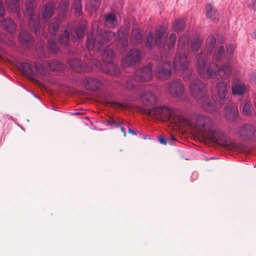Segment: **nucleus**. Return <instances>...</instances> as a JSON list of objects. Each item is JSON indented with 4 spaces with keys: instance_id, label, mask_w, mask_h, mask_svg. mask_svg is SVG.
<instances>
[{
    "instance_id": "72a5a7b5",
    "label": "nucleus",
    "mask_w": 256,
    "mask_h": 256,
    "mask_svg": "<svg viewBox=\"0 0 256 256\" xmlns=\"http://www.w3.org/2000/svg\"><path fill=\"white\" fill-rule=\"evenodd\" d=\"M132 36L134 43L140 44L142 42L143 33L138 28H134L132 30Z\"/></svg>"
},
{
    "instance_id": "7ed1b4c3",
    "label": "nucleus",
    "mask_w": 256,
    "mask_h": 256,
    "mask_svg": "<svg viewBox=\"0 0 256 256\" xmlns=\"http://www.w3.org/2000/svg\"><path fill=\"white\" fill-rule=\"evenodd\" d=\"M116 36V33L105 30H98L94 38L92 34H88L86 42V48L88 50L96 49L102 50Z\"/></svg>"
},
{
    "instance_id": "5701e85b",
    "label": "nucleus",
    "mask_w": 256,
    "mask_h": 256,
    "mask_svg": "<svg viewBox=\"0 0 256 256\" xmlns=\"http://www.w3.org/2000/svg\"><path fill=\"white\" fill-rule=\"evenodd\" d=\"M202 106L206 112H212L216 110V102L214 98L207 96L203 102Z\"/></svg>"
},
{
    "instance_id": "473e14b6",
    "label": "nucleus",
    "mask_w": 256,
    "mask_h": 256,
    "mask_svg": "<svg viewBox=\"0 0 256 256\" xmlns=\"http://www.w3.org/2000/svg\"><path fill=\"white\" fill-rule=\"evenodd\" d=\"M20 0H6L8 7L14 12L18 14L20 13Z\"/></svg>"
},
{
    "instance_id": "4468645a",
    "label": "nucleus",
    "mask_w": 256,
    "mask_h": 256,
    "mask_svg": "<svg viewBox=\"0 0 256 256\" xmlns=\"http://www.w3.org/2000/svg\"><path fill=\"white\" fill-rule=\"evenodd\" d=\"M18 40L20 45L26 48H30L34 44L33 36L29 32L24 30H21L20 32Z\"/></svg>"
},
{
    "instance_id": "13d9d810",
    "label": "nucleus",
    "mask_w": 256,
    "mask_h": 256,
    "mask_svg": "<svg viewBox=\"0 0 256 256\" xmlns=\"http://www.w3.org/2000/svg\"><path fill=\"white\" fill-rule=\"evenodd\" d=\"M254 108H256V100H255V101L254 102Z\"/></svg>"
},
{
    "instance_id": "3c124183",
    "label": "nucleus",
    "mask_w": 256,
    "mask_h": 256,
    "mask_svg": "<svg viewBox=\"0 0 256 256\" xmlns=\"http://www.w3.org/2000/svg\"><path fill=\"white\" fill-rule=\"evenodd\" d=\"M68 6V0H61L59 3L60 10L64 11Z\"/></svg>"
},
{
    "instance_id": "a18cd8bd",
    "label": "nucleus",
    "mask_w": 256,
    "mask_h": 256,
    "mask_svg": "<svg viewBox=\"0 0 256 256\" xmlns=\"http://www.w3.org/2000/svg\"><path fill=\"white\" fill-rule=\"evenodd\" d=\"M158 142L164 145H166L168 144H172L174 142L177 141V140L174 136H171L170 137L168 138H166L164 136L159 137L158 138Z\"/></svg>"
},
{
    "instance_id": "c85d7f7f",
    "label": "nucleus",
    "mask_w": 256,
    "mask_h": 256,
    "mask_svg": "<svg viewBox=\"0 0 256 256\" xmlns=\"http://www.w3.org/2000/svg\"><path fill=\"white\" fill-rule=\"evenodd\" d=\"M225 49L223 46H220L212 54V58L214 62H220L226 56Z\"/></svg>"
},
{
    "instance_id": "ea45409f",
    "label": "nucleus",
    "mask_w": 256,
    "mask_h": 256,
    "mask_svg": "<svg viewBox=\"0 0 256 256\" xmlns=\"http://www.w3.org/2000/svg\"><path fill=\"white\" fill-rule=\"evenodd\" d=\"M176 35L174 33H171L166 40V45L169 50H173L176 40Z\"/></svg>"
},
{
    "instance_id": "f257e3e1",
    "label": "nucleus",
    "mask_w": 256,
    "mask_h": 256,
    "mask_svg": "<svg viewBox=\"0 0 256 256\" xmlns=\"http://www.w3.org/2000/svg\"><path fill=\"white\" fill-rule=\"evenodd\" d=\"M180 37L178 40V46L180 47V52H178L174 56V62L170 64L168 58L161 56V62L154 69V74L159 79L168 80L172 75L173 70H180L184 72L188 66L187 56L185 51V45L187 39L182 40Z\"/></svg>"
},
{
    "instance_id": "603ef678",
    "label": "nucleus",
    "mask_w": 256,
    "mask_h": 256,
    "mask_svg": "<svg viewBox=\"0 0 256 256\" xmlns=\"http://www.w3.org/2000/svg\"><path fill=\"white\" fill-rule=\"evenodd\" d=\"M5 10L3 5L2 0H0V18L4 16Z\"/></svg>"
},
{
    "instance_id": "5fc2aeb1",
    "label": "nucleus",
    "mask_w": 256,
    "mask_h": 256,
    "mask_svg": "<svg viewBox=\"0 0 256 256\" xmlns=\"http://www.w3.org/2000/svg\"><path fill=\"white\" fill-rule=\"evenodd\" d=\"M125 124L126 125V127L128 128V131L129 134H130L132 135L136 134V132L135 130L130 129V124L128 122H125Z\"/></svg>"
},
{
    "instance_id": "a878e982",
    "label": "nucleus",
    "mask_w": 256,
    "mask_h": 256,
    "mask_svg": "<svg viewBox=\"0 0 256 256\" xmlns=\"http://www.w3.org/2000/svg\"><path fill=\"white\" fill-rule=\"evenodd\" d=\"M247 90V86L242 82L236 83L232 86V92L234 95H243Z\"/></svg>"
},
{
    "instance_id": "39448f33",
    "label": "nucleus",
    "mask_w": 256,
    "mask_h": 256,
    "mask_svg": "<svg viewBox=\"0 0 256 256\" xmlns=\"http://www.w3.org/2000/svg\"><path fill=\"white\" fill-rule=\"evenodd\" d=\"M166 30L162 28L156 30L154 32H150L146 36L145 47L151 50L154 46H158L160 48L165 45Z\"/></svg>"
},
{
    "instance_id": "f03ea898",
    "label": "nucleus",
    "mask_w": 256,
    "mask_h": 256,
    "mask_svg": "<svg viewBox=\"0 0 256 256\" xmlns=\"http://www.w3.org/2000/svg\"><path fill=\"white\" fill-rule=\"evenodd\" d=\"M230 60V58H228L227 61L220 67L216 64L217 70H214L210 62H207L205 54L202 53L198 54L196 56L198 72L204 79L218 78V76L220 78L227 79L230 77L232 72Z\"/></svg>"
},
{
    "instance_id": "79ce46f5",
    "label": "nucleus",
    "mask_w": 256,
    "mask_h": 256,
    "mask_svg": "<svg viewBox=\"0 0 256 256\" xmlns=\"http://www.w3.org/2000/svg\"><path fill=\"white\" fill-rule=\"evenodd\" d=\"M72 6L73 9L74 10V13L76 16H80L82 14L81 0H74V4Z\"/></svg>"
},
{
    "instance_id": "6e6552de",
    "label": "nucleus",
    "mask_w": 256,
    "mask_h": 256,
    "mask_svg": "<svg viewBox=\"0 0 256 256\" xmlns=\"http://www.w3.org/2000/svg\"><path fill=\"white\" fill-rule=\"evenodd\" d=\"M136 80L146 82L152 80L153 77L152 67L148 64L142 68L136 70L134 76Z\"/></svg>"
},
{
    "instance_id": "37998d69",
    "label": "nucleus",
    "mask_w": 256,
    "mask_h": 256,
    "mask_svg": "<svg viewBox=\"0 0 256 256\" xmlns=\"http://www.w3.org/2000/svg\"><path fill=\"white\" fill-rule=\"evenodd\" d=\"M105 22L108 24L112 27H115L116 26V16L115 14L112 12H110L105 16Z\"/></svg>"
},
{
    "instance_id": "49530a36",
    "label": "nucleus",
    "mask_w": 256,
    "mask_h": 256,
    "mask_svg": "<svg viewBox=\"0 0 256 256\" xmlns=\"http://www.w3.org/2000/svg\"><path fill=\"white\" fill-rule=\"evenodd\" d=\"M48 44L50 51L52 53L56 54L58 52L59 49L56 42L53 40H48Z\"/></svg>"
},
{
    "instance_id": "de8ad7c7",
    "label": "nucleus",
    "mask_w": 256,
    "mask_h": 256,
    "mask_svg": "<svg viewBox=\"0 0 256 256\" xmlns=\"http://www.w3.org/2000/svg\"><path fill=\"white\" fill-rule=\"evenodd\" d=\"M108 103L110 106L114 108H116L121 109H126L128 108L127 104L124 102L121 103L119 102H110Z\"/></svg>"
},
{
    "instance_id": "ddd939ff",
    "label": "nucleus",
    "mask_w": 256,
    "mask_h": 256,
    "mask_svg": "<svg viewBox=\"0 0 256 256\" xmlns=\"http://www.w3.org/2000/svg\"><path fill=\"white\" fill-rule=\"evenodd\" d=\"M68 62L72 70L75 72L84 73L89 70L88 65L78 58H70L68 60Z\"/></svg>"
},
{
    "instance_id": "4d7b16f0",
    "label": "nucleus",
    "mask_w": 256,
    "mask_h": 256,
    "mask_svg": "<svg viewBox=\"0 0 256 256\" xmlns=\"http://www.w3.org/2000/svg\"><path fill=\"white\" fill-rule=\"evenodd\" d=\"M252 34L254 37L256 38V30L253 32Z\"/></svg>"
},
{
    "instance_id": "423d86ee",
    "label": "nucleus",
    "mask_w": 256,
    "mask_h": 256,
    "mask_svg": "<svg viewBox=\"0 0 256 256\" xmlns=\"http://www.w3.org/2000/svg\"><path fill=\"white\" fill-rule=\"evenodd\" d=\"M192 76V72H189L188 75L184 76L186 82H188L192 96L198 99H202L205 96V86L204 84L199 79L194 78L190 82V79Z\"/></svg>"
},
{
    "instance_id": "2eb2a0df",
    "label": "nucleus",
    "mask_w": 256,
    "mask_h": 256,
    "mask_svg": "<svg viewBox=\"0 0 256 256\" xmlns=\"http://www.w3.org/2000/svg\"><path fill=\"white\" fill-rule=\"evenodd\" d=\"M168 89L173 97H180L184 93V88L180 80H175L169 84Z\"/></svg>"
},
{
    "instance_id": "7c9ffc66",
    "label": "nucleus",
    "mask_w": 256,
    "mask_h": 256,
    "mask_svg": "<svg viewBox=\"0 0 256 256\" xmlns=\"http://www.w3.org/2000/svg\"><path fill=\"white\" fill-rule=\"evenodd\" d=\"M47 64L50 70L52 71H60L64 68V64L63 63L54 59L48 60Z\"/></svg>"
},
{
    "instance_id": "f8f14e48",
    "label": "nucleus",
    "mask_w": 256,
    "mask_h": 256,
    "mask_svg": "<svg viewBox=\"0 0 256 256\" xmlns=\"http://www.w3.org/2000/svg\"><path fill=\"white\" fill-rule=\"evenodd\" d=\"M128 34L124 29L120 28L118 30V46L120 52H124L127 50Z\"/></svg>"
},
{
    "instance_id": "864d4df0",
    "label": "nucleus",
    "mask_w": 256,
    "mask_h": 256,
    "mask_svg": "<svg viewBox=\"0 0 256 256\" xmlns=\"http://www.w3.org/2000/svg\"><path fill=\"white\" fill-rule=\"evenodd\" d=\"M210 139L212 141L218 142V139L217 138L216 136V132L214 131H211L210 132Z\"/></svg>"
},
{
    "instance_id": "9b49d317",
    "label": "nucleus",
    "mask_w": 256,
    "mask_h": 256,
    "mask_svg": "<svg viewBox=\"0 0 256 256\" xmlns=\"http://www.w3.org/2000/svg\"><path fill=\"white\" fill-rule=\"evenodd\" d=\"M256 128L250 124H246L239 128L238 134L244 140H251L254 138Z\"/></svg>"
},
{
    "instance_id": "4be33fe9",
    "label": "nucleus",
    "mask_w": 256,
    "mask_h": 256,
    "mask_svg": "<svg viewBox=\"0 0 256 256\" xmlns=\"http://www.w3.org/2000/svg\"><path fill=\"white\" fill-rule=\"evenodd\" d=\"M125 122H128L124 120L116 121L114 118H110L107 120V124L114 128H120L124 136H126V130L124 128L126 126Z\"/></svg>"
},
{
    "instance_id": "aec40b11",
    "label": "nucleus",
    "mask_w": 256,
    "mask_h": 256,
    "mask_svg": "<svg viewBox=\"0 0 256 256\" xmlns=\"http://www.w3.org/2000/svg\"><path fill=\"white\" fill-rule=\"evenodd\" d=\"M206 16L214 21L218 20V14L217 10L214 8L211 4L207 3L206 5Z\"/></svg>"
},
{
    "instance_id": "a211bd4d",
    "label": "nucleus",
    "mask_w": 256,
    "mask_h": 256,
    "mask_svg": "<svg viewBox=\"0 0 256 256\" xmlns=\"http://www.w3.org/2000/svg\"><path fill=\"white\" fill-rule=\"evenodd\" d=\"M84 85L87 90H96L100 88L102 82L94 77H90L86 78L84 81Z\"/></svg>"
},
{
    "instance_id": "6ab92c4d",
    "label": "nucleus",
    "mask_w": 256,
    "mask_h": 256,
    "mask_svg": "<svg viewBox=\"0 0 256 256\" xmlns=\"http://www.w3.org/2000/svg\"><path fill=\"white\" fill-rule=\"evenodd\" d=\"M2 26L8 32L13 34L16 32V24L14 20L8 18L2 19L0 22Z\"/></svg>"
},
{
    "instance_id": "e433bc0d",
    "label": "nucleus",
    "mask_w": 256,
    "mask_h": 256,
    "mask_svg": "<svg viewBox=\"0 0 256 256\" xmlns=\"http://www.w3.org/2000/svg\"><path fill=\"white\" fill-rule=\"evenodd\" d=\"M185 26V22L183 19H178L174 20L173 23L172 29L175 32H180L183 30Z\"/></svg>"
},
{
    "instance_id": "393cba45",
    "label": "nucleus",
    "mask_w": 256,
    "mask_h": 256,
    "mask_svg": "<svg viewBox=\"0 0 256 256\" xmlns=\"http://www.w3.org/2000/svg\"><path fill=\"white\" fill-rule=\"evenodd\" d=\"M56 8V4L54 2H48L44 7L42 13V16L45 19H49L54 15V12Z\"/></svg>"
},
{
    "instance_id": "0eeeda50",
    "label": "nucleus",
    "mask_w": 256,
    "mask_h": 256,
    "mask_svg": "<svg viewBox=\"0 0 256 256\" xmlns=\"http://www.w3.org/2000/svg\"><path fill=\"white\" fill-rule=\"evenodd\" d=\"M194 119L196 128L202 132H209L214 124L212 119L204 114H196Z\"/></svg>"
},
{
    "instance_id": "c756f323",
    "label": "nucleus",
    "mask_w": 256,
    "mask_h": 256,
    "mask_svg": "<svg viewBox=\"0 0 256 256\" xmlns=\"http://www.w3.org/2000/svg\"><path fill=\"white\" fill-rule=\"evenodd\" d=\"M70 34L68 30H64L60 35L58 42L60 45L63 47L68 46L70 44Z\"/></svg>"
},
{
    "instance_id": "bb28decb",
    "label": "nucleus",
    "mask_w": 256,
    "mask_h": 256,
    "mask_svg": "<svg viewBox=\"0 0 256 256\" xmlns=\"http://www.w3.org/2000/svg\"><path fill=\"white\" fill-rule=\"evenodd\" d=\"M34 65L28 62H20V70L26 76H32L34 74Z\"/></svg>"
},
{
    "instance_id": "dca6fc26",
    "label": "nucleus",
    "mask_w": 256,
    "mask_h": 256,
    "mask_svg": "<svg viewBox=\"0 0 256 256\" xmlns=\"http://www.w3.org/2000/svg\"><path fill=\"white\" fill-rule=\"evenodd\" d=\"M216 92L220 100V104L223 105L228 94L227 83L222 80L216 84Z\"/></svg>"
},
{
    "instance_id": "9d476101",
    "label": "nucleus",
    "mask_w": 256,
    "mask_h": 256,
    "mask_svg": "<svg viewBox=\"0 0 256 256\" xmlns=\"http://www.w3.org/2000/svg\"><path fill=\"white\" fill-rule=\"evenodd\" d=\"M141 56L142 52L140 50L133 48L127 53L123 61L126 66H134L140 62Z\"/></svg>"
},
{
    "instance_id": "c03bdc74",
    "label": "nucleus",
    "mask_w": 256,
    "mask_h": 256,
    "mask_svg": "<svg viewBox=\"0 0 256 256\" xmlns=\"http://www.w3.org/2000/svg\"><path fill=\"white\" fill-rule=\"evenodd\" d=\"M34 68L36 70V71L42 75L45 76L47 73V69L40 62H34Z\"/></svg>"
},
{
    "instance_id": "b1692460",
    "label": "nucleus",
    "mask_w": 256,
    "mask_h": 256,
    "mask_svg": "<svg viewBox=\"0 0 256 256\" xmlns=\"http://www.w3.org/2000/svg\"><path fill=\"white\" fill-rule=\"evenodd\" d=\"M206 42L207 45H208V48L206 52H206H202L200 54L202 53L204 54H205L206 56V58L207 60V62H208V56L211 55L212 50L214 48L216 42V38H214V36L213 35H210L209 36L206 40Z\"/></svg>"
},
{
    "instance_id": "6e6d98bb",
    "label": "nucleus",
    "mask_w": 256,
    "mask_h": 256,
    "mask_svg": "<svg viewBox=\"0 0 256 256\" xmlns=\"http://www.w3.org/2000/svg\"><path fill=\"white\" fill-rule=\"evenodd\" d=\"M250 80L256 84V73H252L251 74Z\"/></svg>"
},
{
    "instance_id": "4c0bfd02",
    "label": "nucleus",
    "mask_w": 256,
    "mask_h": 256,
    "mask_svg": "<svg viewBox=\"0 0 256 256\" xmlns=\"http://www.w3.org/2000/svg\"><path fill=\"white\" fill-rule=\"evenodd\" d=\"M254 108L250 100H246L242 107V112L244 116H250L252 114Z\"/></svg>"
},
{
    "instance_id": "a19ab883",
    "label": "nucleus",
    "mask_w": 256,
    "mask_h": 256,
    "mask_svg": "<svg viewBox=\"0 0 256 256\" xmlns=\"http://www.w3.org/2000/svg\"><path fill=\"white\" fill-rule=\"evenodd\" d=\"M100 4V0H87L86 6L91 12L96 10Z\"/></svg>"
},
{
    "instance_id": "cd10ccee",
    "label": "nucleus",
    "mask_w": 256,
    "mask_h": 256,
    "mask_svg": "<svg viewBox=\"0 0 256 256\" xmlns=\"http://www.w3.org/2000/svg\"><path fill=\"white\" fill-rule=\"evenodd\" d=\"M141 99L142 102L146 105L153 104L156 102L154 94L151 92H146L141 94Z\"/></svg>"
},
{
    "instance_id": "58836bf2",
    "label": "nucleus",
    "mask_w": 256,
    "mask_h": 256,
    "mask_svg": "<svg viewBox=\"0 0 256 256\" xmlns=\"http://www.w3.org/2000/svg\"><path fill=\"white\" fill-rule=\"evenodd\" d=\"M202 41L200 38L195 36L192 38L190 40V48L193 52L198 50L200 47L202 45Z\"/></svg>"
},
{
    "instance_id": "f3484780",
    "label": "nucleus",
    "mask_w": 256,
    "mask_h": 256,
    "mask_svg": "<svg viewBox=\"0 0 256 256\" xmlns=\"http://www.w3.org/2000/svg\"><path fill=\"white\" fill-rule=\"evenodd\" d=\"M224 110L225 116L229 121H235L238 116V106L234 104L226 105L224 108Z\"/></svg>"
},
{
    "instance_id": "f704fd0d",
    "label": "nucleus",
    "mask_w": 256,
    "mask_h": 256,
    "mask_svg": "<svg viewBox=\"0 0 256 256\" xmlns=\"http://www.w3.org/2000/svg\"><path fill=\"white\" fill-rule=\"evenodd\" d=\"M105 70L108 74L113 76H118L120 73L119 68L112 62L108 64Z\"/></svg>"
},
{
    "instance_id": "20e7f679",
    "label": "nucleus",
    "mask_w": 256,
    "mask_h": 256,
    "mask_svg": "<svg viewBox=\"0 0 256 256\" xmlns=\"http://www.w3.org/2000/svg\"><path fill=\"white\" fill-rule=\"evenodd\" d=\"M36 0H26L24 4V12L29 16L28 26L31 30L38 36L40 34V24L39 14H34V2Z\"/></svg>"
},
{
    "instance_id": "2f4dec72",
    "label": "nucleus",
    "mask_w": 256,
    "mask_h": 256,
    "mask_svg": "<svg viewBox=\"0 0 256 256\" xmlns=\"http://www.w3.org/2000/svg\"><path fill=\"white\" fill-rule=\"evenodd\" d=\"M60 24V22L58 19L56 18L52 19L48 25L49 32L54 35L58 31Z\"/></svg>"
},
{
    "instance_id": "412c9836",
    "label": "nucleus",
    "mask_w": 256,
    "mask_h": 256,
    "mask_svg": "<svg viewBox=\"0 0 256 256\" xmlns=\"http://www.w3.org/2000/svg\"><path fill=\"white\" fill-rule=\"evenodd\" d=\"M86 28L84 24L80 25L76 28H72L70 32L72 36V40L74 42L75 40L81 39L86 30Z\"/></svg>"
},
{
    "instance_id": "8fccbe9b",
    "label": "nucleus",
    "mask_w": 256,
    "mask_h": 256,
    "mask_svg": "<svg viewBox=\"0 0 256 256\" xmlns=\"http://www.w3.org/2000/svg\"><path fill=\"white\" fill-rule=\"evenodd\" d=\"M234 49L235 46L232 44H228L226 47V53L228 55L229 58H230V57L233 54Z\"/></svg>"
},
{
    "instance_id": "c9c22d12",
    "label": "nucleus",
    "mask_w": 256,
    "mask_h": 256,
    "mask_svg": "<svg viewBox=\"0 0 256 256\" xmlns=\"http://www.w3.org/2000/svg\"><path fill=\"white\" fill-rule=\"evenodd\" d=\"M114 54V51L112 49L104 50L102 55V60L106 63L110 64L112 62V57Z\"/></svg>"
},
{
    "instance_id": "09e8293b",
    "label": "nucleus",
    "mask_w": 256,
    "mask_h": 256,
    "mask_svg": "<svg viewBox=\"0 0 256 256\" xmlns=\"http://www.w3.org/2000/svg\"><path fill=\"white\" fill-rule=\"evenodd\" d=\"M135 81L133 79H128L126 80L124 84V87L128 90H132L134 88Z\"/></svg>"
},
{
    "instance_id": "1a4fd4ad",
    "label": "nucleus",
    "mask_w": 256,
    "mask_h": 256,
    "mask_svg": "<svg viewBox=\"0 0 256 256\" xmlns=\"http://www.w3.org/2000/svg\"><path fill=\"white\" fill-rule=\"evenodd\" d=\"M148 114L157 120H168L170 119L172 116L171 110L166 106H156L149 110Z\"/></svg>"
}]
</instances>
